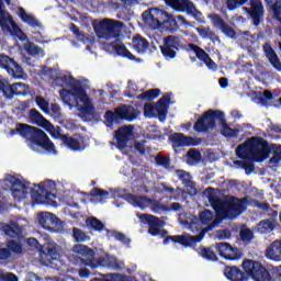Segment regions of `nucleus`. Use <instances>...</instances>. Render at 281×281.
I'll list each match as a JSON object with an SVG mask.
<instances>
[{
  "label": "nucleus",
  "instance_id": "nucleus-59",
  "mask_svg": "<svg viewBox=\"0 0 281 281\" xmlns=\"http://www.w3.org/2000/svg\"><path fill=\"white\" fill-rule=\"evenodd\" d=\"M221 31L223 32V34H225V36H228L229 38H234V36H235L234 29H232L231 26H228L226 24L223 25Z\"/></svg>",
  "mask_w": 281,
  "mask_h": 281
},
{
  "label": "nucleus",
  "instance_id": "nucleus-23",
  "mask_svg": "<svg viewBox=\"0 0 281 281\" xmlns=\"http://www.w3.org/2000/svg\"><path fill=\"white\" fill-rule=\"evenodd\" d=\"M186 52H189V54H195L196 58L199 60H202L203 64L206 65L209 69H216V63L210 58V55L205 53L201 47L194 45V44H187L184 46Z\"/></svg>",
  "mask_w": 281,
  "mask_h": 281
},
{
  "label": "nucleus",
  "instance_id": "nucleus-56",
  "mask_svg": "<svg viewBox=\"0 0 281 281\" xmlns=\"http://www.w3.org/2000/svg\"><path fill=\"white\" fill-rule=\"evenodd\" d=\"M240 236L244 240H251V238H254V233L249 228H243L240 231Z\"/></svg>",
  "mask_w": 281,
  "mask_h": 281
},
{
  "label": "nucleus",
  "instance_id": "nucleus-6",
  "mask_svg": "<svg viewBox=\"0 0 281 281\" xmlns=\"http://www.w3.org/2000/svg\"><path fill=\"white\" fill-rule=\"evenodd\" d=\"M72 251L78 254V256H81V258H87L81 259V262L87 267H91V269H98V267H108L109 269H115L116 271L124 269V261H119L117 258L113 256H106L99 260L93 259V249L82 244L75 245Z\"/></svg>",
  "mask_w": 281,
  "mask_h": 281
},
{
  "label": "nucleus",
  "instance_id": "nucleus-7",
  "mask_svg": "<svg viewBox=\"0 0 281 281\" xmlns=\"http://www.w3.org/2000/svg\"><path fill=\"white\" fill-rule=\"evenodd\" d=\"M236 154L245 161H265L269 159V145L260 137L248 139L237 147Z\"/></svg>",
  "mask_w": 281,
  "mask_h": 281
},
{
  "label": "nucleus",
  "instance_id": "nucleus-25",
  "mask_svg": "<svg viewBox=\"0 0 281 281\" xmlns=\"http://www.w3.org/2000/svg\"><path fill=\"white\" fill-rule=\"evenodd\" d=\"M244 10L250 14L254 25H260L262 16H265V8L262 7V1L250 0V10L247 8H244Z\"/></svg>",
  "mask_w": 281,
  "mask_h": 281
},
{
  "label": "nucleus",
  "instance_id": "nucleus-44",
  "mask_svg": "<svg viewBox=\"0 0 281 281\" xmlns=\"http://www.w3.org/2000/svg\"><path fill=\"white\" fill-rule=\"evenodd\" d=\"M263 49H265L268 60H270L271 65L273 66L274 63L279 60L278 55H276V50H273V48H271V46H269V44H266L263 46Z\"/></svg>",
  "mask_w": 281,
  "mask_h": 281
},
{
  "label": "nucleus",
  "instance_id": "nucleus-53",
  "mask_svg": "<svg viewBox=\"0 0 281 281\" xmlns=\"http://www.w3.org/2000/svg\"><path fill=\"white\" fill-rule=\"evenodd\" d=\"M161 53L166 58H175V56H177L175 48H171L166 45L161 46Z\"/></svg>",
  "mask_w": 281,
  "mask_h": 281
},
{
  "label": "nucleus",
  "instance_id": "nucleus-46",
  "mask_svg": "<svg viewBox=\"0 0 281 281\" xmlns=\"http://www.w3.org/2000/svg\"><path fill=\"white\" fill-rule=\"evenodd\" d=\"M35 102L37 106L43 111L44 113H49V101H47L45 98L37 95L35 98Z\"/></svg>",
  "mask_w": 281,
  "mask_h": 281
},
{
  "label": "nucleus",
  "instance_id": "nucleus-30",
  "mask_svg": "<svg viewBox=\"0 0 281 281\" xmlns=\"http://www.w3.org/2000/svg\"><path fill=\"white\" fill-rule=\"evenodd\" d=\"M276 227H278V221L274 218H268L260 221L256 225L255 229L258 232V234H271Z\"/></svg>",
  "mask_w": 281,
  "mask_h": 281
},
{
  "label": "nucleus",
  "instance_id": "nucleus-34",
  "mask_svg": "<svg viewBox=\"0 0 281 281\" xmlns=\"http://www.w3.org/2000/svg\"><path fill=\"white\" fill-rule=\"evenodd\" d=\"M0 229H2V232H4V234L7 236H21V234L23 233V228H21V226L16 225L15 223L12 224H0Z\"/></svg>",
  "mask_w": 281,
  "mask_h": 281
},
{
  "label": "nucleus",
  "instance_id": "nucleus-33",
  "mask_svg": "<svg viewBox=\"0 0 281 281\" xmlns=\"http://www.w3.org/2000/svg\"><path fill=\"white\" fill-rule=\"evenodd\" d=\"M273 100H276V95H273V93H271L269 90L259 91L255 97V102L257 104H261V106H266V104L273 102Z\"/></svg>",
  "mask_w": 281,
  "mask_h": 281
},
{
  "label": "nucleus",
  "instance_id": "nucleus-51",
  "mask_svg": "<svg viewBox=\"0 0 281 281\" xmlns=\"http://www.w3.org/2000/svg\"><path fill=\"white\" fill-rule=\"evenodd\" d=\"M209 19L213 23L214 27H217L218 30H222V27L225 25V22L223 21V19H221V16L216 14H210Z\"/></svg>",
  "mask_w": 281,
  "mask_h": 281
},
{
  "label": "nucleus",
  "instance_id": "nucleus-57",
  "mask_svg": "<svg viewBox=\"0 0 281 281\" xmlns=\"http://www.w3.org/2000/svg\"><path fill=\"white\" fill-rule=\"evenodd\" d=\"M196 32L200 34L202 38H209V36H212V31L207 27H198Z\"/></svg>",
  "mask_w": 281,
  "mask_h": 281
},
{
  "label": "nucleus",
  "instance_id": "nucleus-43",
  "mask_svg": "<svg viewBox=\"0 0 281 281\" xmlns=\"http://www.w3.org/2000/svg\"><path fill=\"white\" fill-rule=\"evenodd\" d=\"M103 281H133V279L124 274L111 273L105 274Z\"/></svg>",
  "mask_w": 281,
  "mask_h": 281
},
{
  "label": "nucleus",
  "instance_id": "nucleus-36",
  "mask_svg": "<svg viewBox=\"0 0 281 281\" xmlns=\"http://www.w3.org/2000/svg\"><path fill=\"white\" fill-rule=\"evenodd\" d=\"M112 48L114 50H116V53L120 56H124L125 58H128L130 60H135V56L133 55L132 52H130L128 49H126V46H124V44H122V42L117 41L114 44H112Z\"/></svg>",
  "mask_w": 281,
  "mask_h": 281
},
{
  "label": "nucleus",
  "instance_id": "nucleus-22",
  "mask_svg": "<svg viewBox=\"0 0 281 281\" xmlns=\"http://www.w3.org/2000/svg\"><path fill=\"white\" fill-rule=\"evenodd\" d=\"M114 138L116 139L117 148H126L131 139H135V132L131 125L124 126L114 131Z\"/></svg>",
  "mask_w": 281,
  "mask_h": 281
},
{
  "label": "nucleus",
  "instance_id": "nucleus-1",
  "mask_svg": "<svg viewBox=\"0 0 281 281\" xmlns=\"http://www.w3.org/2000/svg\"><path fill=\"white\" fill-rule=\"evenodd\" d=\"M56 83L64 87L65 90H60L59 95L65 104L69 105L70 111L77 109L80 117H91L95 113L93 101L85 91L82 83L72 78L70 74L58 77Z\"/></svg>",
  "mask_w": 281,
  "mask_h": 281
},
{
  "label": "nucleus",
  "instance_id": "nucleus-31",
  "mask_svg": "<svg viewBox=\"0 0 281 281\" xmlns=\"http://www.w3.org/2000/svg\"><path fill=\"white\" fill-rule=\"evenodd\" d=\"M18 16L23 21V23H26L27 25H31V27H41V22L34 18V15L25 12V9L20 7L16 12Z\"/></svg>",
  "mask_w": 281,
  "mask_h": 281
},
{
  "label": "nucleus",
  "instance_id": "nucleus-64",
  "mask_svg": "<svg viewBox=\"0 0 281 281\" xmlns=\"http://www.w3.org/2000/svg\"><path fill=\"white\" fill-rule=\"evenodd\" d=\"M41 280L34 272H30L26 277V281H38Z\"/></svg>",
  "mask_w": 281,
  "mask_h": 281
},
{
  "label": "nucleus",
  "instance_id": "nucleus-13",
  "mask_svg": "<svg viewBox=\"0 0 281 281\" xmlns=\"http://www.w3.org/2000/svg\"><path fill=\"white\" fill-rule=\"evenodd\" d=\"M167 5H170L176 12H187L190 16H193L199 23H203V14L190 0H165Z\"/></svg>",
  "mask_w": 281,
  "mask_h": 281
},
{
  "label": "nucleus",
  "instance_id": "nucleus-38",
  "mask_svg": "<svg viewBox=\"0 0 281 281\" xmlns=\"http://www.w3.org/2000/svg\"><path fill=\"white\" fill-rule=\"evenodd\" d=\"M24 49L25 52L30 55V56H40L43 57L45 56V53L43 52V49H41V47L36 46L33 43L26 42L24 44Z\"/></svg>",
  "mask_w": 281,
  "mask_h": 281
},
{
  "label": "nucleus",
  "instance_id": "nucleus-52",
  "mask_svg": "<svg viewBox=\"0 0 281 281\" xmlns=\"http://www.w3.org/2000/svg\"><path fill=\"white\" fill-rule=\"evenodd\" d=\"M249 0H227L228 10H236V8H240V5H245Z\"/></svg>",
  "mask_w": 281,
  "mask_h": 281
},
{
  "label": "nucleus",
  "instance_id": "nucleus-47",
  "mask_svg": "<svg viewBox=\"0 0 281 281\" xmlns=\"http://www.w3.org/2000/svg\"><path fill=\"white\" fill-rule=\"evenodd\" d=\"M91 194L92 196H95V199H101V203H104V199H109L111 196L109 191H104L102 189H93Z\"/></svg>",
  "mask_w": 281,
  "mask_h": 281
},
{
  "label": "nucleus",
  "instance_id": "nucleus-39",
  "mask_svg": "<svg viewBox=\"0 0 281 281\" xmlns=\"http://www.w3.org/2000/svg\"><path fill=\"white\" fill-rule=\"evenodd\" d=\"M86 225L89 229H94L95 232H103L104 229V224L95 217H88L86 220Z\"/></svg>",
  "mask_w": 281,
  "mask_h": 281
},
{
  "label": "nucleus",
  "instance_id": "nucleus-32",
  "mask_svg": "<svg viewBox=\"0 0 281 281\" xmlns=\"http://www.w3.org/2000/svg\"><path fill=\"white\" fill-rule=\"evenodd\" d=\"M132 45L138 54H146V52H148V41L145 37H142V35L134 36Z\"/></svg>",
  "mask_w": 281,
  "mask_h": 281
},
{
  "label": "nucleus",
  "instance_id": "nucleus-3",
  "mask_svg": "<svg viewBox=\"0 0 281 281\" xmlns=\"http://www.w3.org/2000/svg\"><path fill=\"white\" fill-rule=\"evenodd\" d=\"M223 193L213 188H209L203 192V201L206 206L214 209L218 218H236L240 216L247 207V200H240L234 196H226L224 200L221 199Z\"/></svg>",
  "mask_w": 281,
  "mask_h": 281
},
{
  "label": "nucleus",
  "instance_id": "nucleus-54",
  "mask_svg": "<svg viewBox=\"0 0 281 281\" xmlns=\"http://www.w3.org/2000/svg\"><path fill=\"white\" fill-rule=\"evenodd\" d=\"M8 249H10V251L13 254H22L23 251V248L16 241H9Z\"/></svg>",
  "mask_w": 281,
  "mask_h": 281
},
{
  "label": "nucleus",
  "instance_id": "nucleus-5",
  "mask_svg": "<svg viewBox=\"0 0 281 281\" xmlns=\"http://www.w3.org/2000/svg\"><path fill=\"white\" fill-rule=\"evenodd\" d=\"M143 21L150 30H159L161 25H168V23H171L175 27H177V23L187 27H194V24L186 20L183 15H177L175 19L172 15L168 14V12L159 9L145 11L143 13Z\"/></svg>",
  "mask_w": 281,
  "mask_h": 281
},
{
  "label": "nucleus",
  "instance_id": "nucleus-20",
  "mask_svg": "<svg viewBox=\"0 0 281 281\" xmlns=\"http://www.w3.org/2000/svg\"><path fill=\"white\" fill-rule=\"evenodd\" d=\"M215 249L224 260H240L243 258V251L228 243H218L215 245Z\"/></svg>",
  "mask_w": 281,
  "mask_h": 281
},
{
  "label": "nucleus",
  "instance_id": "nucleus-55",
  "mask_svg": "<svg viewBox=\"0 0 281 281\" xmlns=\"http://www.w3.org/2000/svg\"><path fill=\"white\" fill-rule=\"evenodd\" d=\"M127 89H128L127 97L135 98V94L137 93V89H139V87H137L136 82L130 81L127 85Z\"/></svg>",
  "mask_w": 281,
  "mask_h": 281
},
{
  "label": "nucleus",
  "instance_id": "nucleus-19",
  "mask_svg": "<svg viewBox=\"0 0 281 281\" xmlns=\"http://www.w3.org/2000/svg\"><path fill=\"white\" fill-rule=\"evenodd\" d=\"M29 120L31 124H36V126H42V128L46 130L49 135L53 137H56L58 135V132L56 131V127L49 123L46 119L43 117V114L38 112V110L32 109L29 113Z\"/></svg>",
  "mask_w": 281,
  "mask_h": 281
},
{
  "label": "nucleus",
  "instance_id": "nucleus-42",
  "mask_svg": "<svg viewBox=\"0 0 281 281\" xmlns=\"http://www.w3.org/2000/svg\"><path fill=\"white\" fill-rule=\"evenodd\" d=\"M220 124L222 126V135H224L225 137H234L238 135V131L232 130L231 127L227 126L225 117H222V121H220Z\"/></svg>",
  "mask_w": 281,
  "mask_h": 281
},
{
  "label": "nucleus",
  "instance_id": "nucleus-37",
  "mask_svg": "<svg viewBox=\"0 0 281 281\" xmlns=\"http://www.w3.org/2000/svg\"><path fill=\"white\" fill-rule=\"evenodd\" d=\"M64 144L65 146H68V148H70V150H85V148L87 147L86 145L80 144V140L78 138H64Z\"/></svg>",
  "mask_w": 281,
  "mask_h": 281
},
{
  "label": "nucleus",
  "instance_id": "nucleus-49",
  "mask_svg": "<svg viewBox=\"0 0 281 281\" xmlns=\"http://www.w3.org/2000/svg\"><path fill=\"white\" fill-rule=\"evenodd\" d=\"M165 46L172 49H179V38L176 36H168L165 38Z\"/></svg>",
  "mask_w": 281,
  "mask_h": 281
},
{
  "label": "nucleus",
  "instance_id": "nucleus-63",
  "mask_svg": "<svg viewBox=\"0 0 281 281\" xmlns=\"http://www.w3.org/2000/svg\"><path fill=\"white\" fill-rule=\"evenodd\" d=\"M4 281H19V277L12 272H4Z\"/></svg>",
  "mask_w": 281,
  "mask_h": 281
},
{
  "label": "nucleus",
  "instance_id": "nucleus-14",
  "mask_svg": "<svg viewBox=\"0 0 281 281\" xmlns=\"http://www.w3.org/2000/svg\"><path fill=\"white\" fill-rule=\"evenodd\" d=\"M243 269L254 281H271V276L258 261L245 260L243 262Z\"/></svg>",
  "mask_w": 281,
  "mask_h": 281
},
{
  "label": "nucleus",
  "instance_id": "nucleus-15",
  "mask_svg": "<svg viewBox=\"0 0 281 281\" xmlns=\"http://www.w3.org/2000/svg\"><path fill=\"white\" fill-rule=\"evenodd\" d=\"M170 103V97H162L156 105L146 103L144 106L145 117H159L161 122L166 120V113H168V104Z\"/></svg>",
  "mask_w": 281,
  "mask_h": 281
},
{
  "label": "nucleus",
  "instance_id": "nucleus-40",
  "mask_svg": "<svg viewBox=\"0 0 281 281\" xmlns=\"http://www.w3.org/2000/svg\"><path fill=\"white\" fill-rule=\"evenodd\" d=\"M271 8L274 19H281V0H265Z\"/></svg>",
  "mask_w": 281,
  "mask_h": 281
},
{
  "label": "nucleus",
  "instance_id": "nucleus-29",
  "mask_svg": "<svg viewBox=\"0 0 281 281\" xmlns=\"http://www.w3.org/2000/svg\"><path fill=\"white\" fill-rule=\"evenodd\" d=\"M41 259L45 265L50 260H58V252L56 251V244L48 241L42 247Z\"/></svg>",
  "mask_w": 281,
  "mask_h": 281
},
{
  "label": "nucleus",
  "instance_id": "nucleus-60",
  "mask_svg": "<svg viewBox=\"0 0 281 281\" xmlns=\"http://www.w3.org/2000/svg\"><path fill=\"white\" fill-rule=\"evenodd\" d=\"M135 148L136 150H138V153H140V155H144V153H146V140H140L136 143Z\"/></svg>",
  "mask_w": 281,
  "mask_h": 281
},
{
  "label": "nucleus",
  "instance_id": "nucleus-27",
  "mask_svg": "<svg viewBox=\"0 0 281 281\" xmlns=\"http://www.w3.org/2000/svg\"><path fill=\"white\" fill-rule=\"evenodd\" d=\"M176 175L178 179H180L184 184V192H187V194H190V196H194V194H196V184L192 182L190 173L184 170H177Z\"/></svg>",
  "mask_w": 281,
  "mask_h": 281
},
{
  "label": "nucleus",
  "instance_id": "nucleus-24",
  "mask_svg": "<svg viewBox=\"0 0 281 281\" xmlns=\"http://www.w3.org/2000/svg\"><path fill=\"white\" fill-rule=\"evenodd\" d=\"M173 148H182L183 146H199L201 139L186 136L181 133H175L169 136Z\"/></svg>",
  "mask_w": 281,
  "mask_h": 281
},
{
  "label": "nucleus",
  "instance_id": "nucleus-17",
  "mask_svg": "<svg viewBox=\"0 0 281 281\" xmlns=\"http://www.w3.org/2000/svg\"><path fill=\"white\" fill-rule=\"evenodd\" d=\"M139 115V112L135 111L133 106H121L115 110V112L108 111L105 113V119L108 122H117V120H127V122H133Z\"/></svg>",
  "mask_w": 281,
  "mask_h": 281
},
{
  "label": "nucleus",
  "instance_id": "nucleus-62",
  "mask_svg": "<svg viewBox=\"0 0 281 281\" xmlns=\"http://www.w3.org/2000/svg\"><path fill=\"white\" fill-rule=\"evenodd\" d=\"M10 257V249L0 247V260H8Z\"/></svg>",
  "mask_w": 281,
  "mask_h": 281
},
{
  "label": "nucleus",
  "instance_id": "nucleus-45",
  "mask_svg": "<svg viewBox=\"0 0 281 281\" xmlns=\"http://www.w3.org/2000/svg\"><path fill=\"white\" fill-rule=\"evenodd\" d=\"M137 98L138 100H155V98H159V89L146 91L140 93Z\"/></svg>",
  "mask_w": 281,
  "mask_h": 281
},
{
  "label": "nucleus",
  "instance_id": "nucleus-11",
  "mask_svg": "<svg viewBox=\"0 0 281 281\" xmlns=\"http://www.w3.org/2000/svg\"><path fill=\"white\" fill-rule=\"evenodd\" d=\"M4 183L10 189L11 195L16 203L25 201V199H27V194H30V190H32L30 184L11 175L5 176Z\"/></svg>",
  "mask_w": 281,
  "mask_h": 281
},
{
  "label": "nucleus",
  "instance_id": "nucleus-35",
  "mask_svg": "<svg viewBox=\"0 0 281 281\" xmlns=\"http://www.w3.org/2000/svg\"><path fill=\"white\" fill-rule=\"evenodd\" d=\"M225 277L231 281H245L243 277V271L236 267H228L225 269Z\"/></svg>",
  "mask_w": 281,
  "mask_h": 281
},
{
  "label": "nucleus",
  "instance_id": "nucleus-2",
  "mask_svg": "<svg viewBox=\"0 0 281 281\" xmlns=\"http://www.w3.org/2000/svg\"><path fill=\"white\" fill-rule=\"evenodd\" d=\"M179 221L181 225H183L184 227H189L191 232L201 233L196 236H171L165 239V244H168V240H172L173 243H179L184 247H194L196 243H201V240H203L205 232H210V229H214V227L218 225V220H216V215H214V213L210 210H204L202 213H200V218H196V216L190 213L180 214Z\"/></svg>",
  "mask_w": 281,
  "mask_h": 281
},
{
  "label": "nucleus",
  "instance_id": "nucleus-26",
  "mask_svg": "<svg viewBox=\"0 0 281 281\" xmlns=\"http://www.w3.org/2000/svg\"><path fill=\"white\" fill-rule=\"evenodd\" d=\"M29 93H32L30 86L23 82H16L13 85L9 83L5 90V98H14V95H29Z\"/></svg>",
  "mask_w": 281,
  "mask_h": 281
},
{
  "label": "nucleus",
  "instance_id": "nucleus-18",
  "mask_svg": "<svg viewBox=\"0 0 281 281\" xmlns=\"http://www.w3.org/2000/svg\"><path fill=\"white\" fill-rule=\"evenodd\" d=\"M38 223L47 232H63V221L49 212L41 213L38 215Z\"/></svg>",
  "mask_w": 281,
  "mask_h": 281
},
{
  "label": "nucleus",
  "instance_id": "nucleus-50",
  "mask_svg": "<svg viewBox=\"0 0 281 281\" xmlns=\"http://www.w3.org/2000/svg\"><path fill=\"white\" fill-rule=\"evenodd\" d=\"M201 256L204 257L206 260H212L213 262L218 260V257H216V254H214V251H212V249L210 248H202Z\"/></svg>",
  "mask_w": 281,
  "mask_h": 281
},
{
  "label": "nucleus",
  "instance_id": "nucleus-48",
  "mask_svg": "<svg viewBox=\"0 0 281 281\" xmlns=\"http://www.w3.org/2000/svg\"><path fill=\"white\" fill-rule=\"evenodd\" d=\"M72 234L77 243H85V240H89V236H87V234H85L80 228H74Z\"/></svg>",
  "mask_w": 281,
  "mask_h": 281
},
{
  "label": "nucleus",
  "instance_id": "nucleus-61",
  "mask_svg": "<svg viewBox=\"0 0 281 281\" xmlns=\"http://www.w3.org/2000/svg\"><path fill=\"white\" fill-rule=\"evenodd\" d=\"M9 82L10 81L8 79L0 77V91H2L4 95H5V91H8Z\"/></svg>",
  "mask_w": 281,
  "mask_h": 281
},
{
  "label": "nucleus",
  "instance_id": "nucleus-12",
  "mask_svg": "<svg viewBox=\"0 0 281 281\" xmlns=\"http://www.w3.org/2000/svg\"><path fill=\"white\" fill-rule=\"evenodd\" d=\"M225 117V113L218 110H209L203 116L194 124V131L198 133H206V131H213L216 126V122H221Z\"/></svg>",
  "mask_w": 281,
  "mask_h": 281
},
{
  "label": "nucleus",
  "instance_id": "nucleus-58",
  "mask_svg": "<svg viewBox=\"0 0 281 281\" xmlns=\"http://www.w3.org/2000/svg\"><path fill=\"white\" fill-rule=\"evenodd\" d=\"M108 234L109 236H113L116 240H120L121 243H128V239L122 233L109 232Z\"/></svg>",
  "mask_w": 281,
  "mask_h": 281
},
{
  "label": "nucleus",
  "instance_id": "nucleus-9",
  "mask_svg": "<svg viewBox=\"0 0 281 281\" xmlns=\"http://www.w3.org/2000/svg\"><path fill=\"white\" fill-rule=\"evenodd\" d=\"M53 192H56V182L46 180L34 186L31 196L35 203H46L47 205H52V207H58V202L52 200L56 199V194Z\"/></svg>",
  "mask_w": 281,
  "mask_h": 281
},
{
  "label": "nucleus",
  "instance_id": "nucleus-8",
  "mask_svg": "<svg viewBox=\"0 0 281 281\" xmlns=\"http://www.w3.org/2000/svg\"><path fill=\"white\" fill-rule=\"evenodd\" d=\"M114 196H123L125 201L131 203V205H133L134 207H139V210H146L148 207H150L154 212H159V210H165L166 212H177L181 210V204L177 202L169 204L167 206H157L156 201L148 199L146 196H137L133 194L123 195L120 193V191H116L114 193Z\"/></svg>",
  "mask_w": 281,
  "mask_h": 281
},
{
  "label": "nucleus",
  "instance_id": "nucleus-10",
  "mask_svg": "<svg viewBox=\"0 0 281 281\" xmlns=\"http://www.w3.org/2000/svg\"><path fill=\"white\" fill-rule=\"evenodd\" d=\"M92 25L99 38L111 41V38H116L120 35V23L111 19L94 20Z\"/></svg>",
  "mask_w": 281,
  "mask_h": 281
},
{
  "label": "nucleus",
  "instance_id": "nucleus-4",
  "mask_svg": "<svg viewBox=\"0 0 281 281\" xmlns=\"http://www.w3.org/2000/svg\"><path fill=\"white\" fill-rule=\"evenodd\" d=\"M18 131L22 137L29 140V146L34 153H48V155H56V147L49 140L47 134L42 130L30 126L27 124H20Z\"/></svg>",
  "mask_w": 281,
  "mask_h": 281
},
{
  "label": "nucleus",
  "instance_id": "nucleus-41",
  "mask_svg": "<svg viewBox=\"0 0 281 281\" xmlns=\"http://www.w3.org/2000/svg\"><path fill=\"white\" fill-rule=\"evenodd\" d=\"M201 161V153L196 151L195 149H190L187 153V164L189 166H196Z\"/></svg>",
  "mask_w": 281,
  "mask_h": 281
},
{
  "label": "nucleus",
  "instance_id": "nucleus-16",
  "mask_svg": "<svg viewBox=\"0 0 281 281\" xmlns=\"http://www.w3.org/2000/svg\"><path fill=\"white\" fill-rule=\"evenodd\" d=\"M0 68L5 69L9 76L15 80H25V78H27L23 68H21L19 64L8 55L0 54Z\"/></svg>",
  "mask_w": 281,
  "mask_h": 281
},
{
  "label": "nucleus",
  "instance_id": "nucleus-28",
  "mask_svg": "<svg viewBox=\"0 0 281 281\" xmlns=\"http://www.w3.org/2000/svg\"><path fill=\"white\" fill-rule=\"evenodd\" d=\"M268 260H273L274 262H281V239L272 241L266 249L265 254Z\"/></svg>",
  "mask_w": 281,
  "mask_h": 281
},
{
  "label": "nucleus",
  "instance_id": "nucleus-21",
  "mask_svg": "<svg viewBox=\"0 0 281 281\" xmlns=\"http://www.w3.org/2000/svg\"><path fill=\"white\" fill-rule=\"evenodd\" d=\"M137 217L144 225H149V234H151V236H161L162 238L168 236L166 231L159 228V221L157 217L148 214H137Z\"/></svg>",
  "mask_w": 281,
  "mask_h": 281
}]
</instances>
